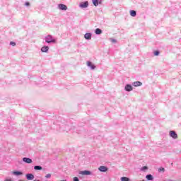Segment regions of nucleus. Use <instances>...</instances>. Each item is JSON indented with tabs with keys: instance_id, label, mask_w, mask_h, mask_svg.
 <instances>
[{
	"instance_id": "1",
	"label": "nucleus",
	"mask_w": 181,
	"mask_h": 181,
	"mask_svg": "<svg viewBox=\"0 0 181 181\" xmlns=\"http://www.w3.org/2000/svg\"><path fill=\"white\" fill-rule=\"evenodd\" d=\"M45 42L50 44V43H56V39H54L53 36L49 35L45 37Z\"/></svg>"
},
{
	"instance_id": "2",
	"label": "nucleus",
	"mask_w": 181,
	"mask_h": 181,
	"mask_svg": "<svg viewBox=\"0 0 181 181\" xmlns=\"http://www.w3.org/2000/svg\"><path fill=\"white\" fill-rule=\"evenodd\" d=\"M134 90V87H132V84L127 83L124 86V90H126L127 93H131Z\"/></svg>"
},
{
	"instance_id": "3",
	"label": "nucleus",
	"mask_w": 181,
	"mask_h": 181,
	"mask_svg": "<svg viewBox=\"0 0 181 181\" xmlns=\"http://www.w3.org/2000/svg\"><path fill=\"white\" fill-rule=\"evenodd\" d=\"M169 135L173 139H177V133L176 132L171 130L169 132Z\"/></svg>"
},
{
	"instance_id": "4",
	"label": "nucleus",
	"mask_w": 181,
	"mask_h": 181,
	"mask_svg": "<svg viewBox=\"0 0 181 181\" xmlns=\"http://www.w3.org/2000/svg\"><path fill=\"white\" fill-rule=\"evenodd\" d=\"M98 171L103 172V173L108 172V167L105 165H101L98 168Z\"/></svg>"
},
{
	"instance_id": "5",
	"label": "nucleus",
	"mask_w": 181,
	"mask_h": 181,
	"mask_svg": "<svg viewBox=\"0 0 181 181\" xmlns=\"http://www.w3.org/2000/svg\"><path fill=\"white\" fill-rule=\"evenodd\" d=\"M79 8L83 9L84 8H88V1H83L79 4Z\"/></svg>"
},
{
	"instance_id": "6",
	"label": "nucleus",
	"mask_w": 181,
	"mask_h": 181,
	"mask_svg": "<svg viewBox=\"0 0 181 181\" xmlns=\"http://www.w3.org/2000/svg\"><path fill=\"white\" fill-rule=\"evenodd\" d=\"M58 8L60 11H67V6H66L65 4H58Z\"/></svg>"
},
{
	"instance_id": "7",
	"label": "nucleus",
	"mask_w": 181,
	"mask_h": 181,
	"mask_svg": "<svg viewBox=\"0 0 181 181\" xmlns=\"http://www.w3.org/2000/svg\"><path fill=\"white\" fill-rule=\"evenodd\" d=\"M79 175H82V176H84V175H91V171L90 170H83V171H80L79 172Z\"/></svg>"
},
{
	"instance_id": "8",
	"label": "nucleus",
	"mask_w": 181,
	"mask_h": 181,
	"mask_svg": "<svg viewBox=\"0 0 181 181\" xmlns=\"http://www.w3.org/2000/svg\"><path fill=\"white\" fill-rule=\"evenodd\" d=\"M25 177L27 180H33V179H35V175L32 173H27Z\"/></svg>"
},
{
	"instance_id": "9",
	"label": "nucleus",
	"mask_w": 181,
	"mask_h": 181,
	"mask_svg": "<svg viewBox=\"0 0 181 181\" xmlns=\"http://www.w3.org/2000/svg\"><path fill=\"white\" fill-rule=\"evenodd\" d=\"M23 162H25V163H33V160L31 158H29L28 157L23 158Z\"/></svg>"
},
{
	"instance_id": "10",
	"label": "nucleus",
	"mask_w": 181,
	"mask_h": 181,
	"mask_svg": "<svg viewBox=\"0 0 181 181\" xmlns=\"http://www.w3.org/2000/svg\"><path fill=\"white\" fill-rule=\"evenodd\" d=\"M132 86H133V87H141V86H142V82L139 81H134L132 83Z\"/></svg>"
},
{
	"instance_id": "11",
	"label": "nucleus",
	"mask_w": 181,
	"mask_h": 181,
	"mask_svg": "<svg viewBox=\"0 0 181 181\" xmlns=\"http://www.w3.org/2000/svg\"><path fill=\"white\" fill-rule=\"evenodd\" d=\"M92 36H93V34H91V33H87L84 35V37L86 40H91Z\"/></svg>"
},
{
	"instance_id": "12",
	"label": "nucleus",
	"mask_w": 181,
	"mask_h": 181,
	"mask_svg": "<svg viewBox=\"0 0 181 181\" xmlns=\"http://www.w3.org/2000/svg\"><path fill=\"white\" fill-rule=\"evenodd\" d=\"M12 175H14V176H22V175H23V172L15 170L12 172Z\"/></svg>"
},
{
	"instance_id": "13",
	"label": "nucleus",
	"mask_w": 181,
	"mask_h": 181,
	"mask_svg": "<svg viewBox=\"0 0 181 181\" xmlns=\"http://www.w3.org/2000/svg\"><path fill=\"white\" fill-rule=\"evenodd\" d=\"M87 66L88 67H90L91 70H94L95 69V65H94V64L90 61L87 62Z\"/></svg>"
},
{
	"instance_id": "14",
	"label": "nucleus",
	"mask_w": 181,
	"mask_h": 181,
	"mask_svg": "<svg viewBox=\"0 0 181 181\" xmlns=\"http://www.w3.org/2000/svg\"><path fill=\"white\" fill-rule=\"evenodd\" d=\"M41 52L42 53H47L49 52V46H43L41 48Z\"/></svg>"
},
{
	"instance_id": "15",
	"label": "nucleus",
	"mask_w": 181,
	"mask_h": 181,
	"mask_svg": "<svg viewBox=\"0 0 181 181\" xmlns=\"http://www.w3.org/2000/svg\"><path fill=\"white\" fill-rule=\"evenodd\" d=\"M146 179L148 181H153L154 177L151 174H148L146 175Z\"/></svg>"
},
{
	"instance_id": "16",
	"label": "nucleus",
	"mask_w": 181,
	"mask_h": 181,
	"mask_svg": "<svg viewBox=\"0 0 181 181\" xmlns=\"http://www.w3.org/2000/svg\"><path fill=\"white\" fill-rule=\"evenodd\" d=\"M129 13L130 16H132V18H135V16H136V11L135 10H130Z\"/></svg>"
},
{
	"instance_id": "17",
	"label": "nucleus",
	"mask_w": 181,
	"mask_h": 181,
	"mask_svg": "<svg viewBox=\"0 0 181 181\" xmlns=\"http://www.w3.org/2000/svg\"><path fill=\"white\" fill-rule=\"evenodd\" d=\"M95 35H101V33H103V30H101L100 28H96L95 30Z\"/></svg>"
},
{
	"instance_id": "18",
	"label": "nucleus",
	"mask_w": 181,
	"mask_h": 181,
	"mask_svg": "<svg viewBox=\"0 0 181 181\" xmlns=\"http://www.w3.org/2000/svg\"><path fill=\"white\" fill-rule=\"evenodd\" d=\"M43 169V167L41 165H35L34 166V170H42Z\"/></svg>"
},
{
	"instance_id": "19",
	"label": "nucleus",
	"mask_w": 181,
	"mask_h": 181,
	"mask_svg": "<svg viewBox=\"0 0 181 181\" xmlns=\"http://www.w3.org/2000/svg\"><path fill=\"white\" fill-rule=\"evenodd\" d=\"M92 2L94 6H98V4H100V0H92Z\"/></svg>"
},
{
	"instance_id": "20",
	"label": "nucleus",
	"mask_w": 181,
	"mask_h": 181,
	"mask_svg": "<svg viewBox=\"0 0 181 181\" xmlns=\"http://www.w3.org/2000/svg\"><path fill=\"white\" fill-rule=\"evenodd\" d=\"M148 166L145 165V166H143L140 168V170L141 172H146V170H148Z\"/></svg>"
},
{
	"instance_id": "21",
	"label": "nucleus",
	"mask_w": 181,
	"mask_h": 181,
	"mask_svg": "<svg viewBox=\"0 0 181 181\" xmlns=\"http://www.w3.org/2000/svg\"><path fill=\"white\" fill-rule=\"evenodd\" d=\"M120 180L121 181H130L131 180L129 179V177H122L120 178Z\"/></svg>"
},
{
	"instance_id": "22",
	"label": "nucleus",
	"mask_w": 181,
	"mask_h": 181,
	"mask_svg": "<svg viewBox=\"0 0 181 181\" xmlns=\"http://www.w3.org/2000/svg\"><path fill=\"white\" fill-rule=\"evenodd\" d=\"M158 173H165V168L160 167L158 168Z\"/></svg>"
},
{
	"instance_id": "23",
	"label": "nucleus",
	"mask_w": 181,
	"mask_h": 181,
	"mask_svg": "<svg viewBox=\"0 0 181 181\" xmlns=\"http://www.w3.org/2000/svg\"><path fill=\"white\" fill-rule=\"evenodd\" d=\"M153 54H154L155 56H158L159 54H160V51H159V50H155V51H153Z\"/></svg>"
},
{
	"instance_id": "24",
	"label": "nucleus",
	"mask_w": 181,
	"mask_h": 181,
	"mask_svg": "<svg viewBox=\"0 0 181 181\" xmlns=\"http://www.w3.org/2000/svg\"><path fill=\"white\" fill-rule=\"evenodd\" d=\"M10 45L11 46H16V42L11 41V42H10Z\"/></svg>"
},
{
	"instance_id": "25",
	"label": "nucleus",
	"mask_w": 181,
	"mask_h": 181,
	"mask_svg": "<svg viewBox=\"0 0 181 181\" xmlns=\"http://www.w3.org/2000/svg\"><path fill=\"white\" fill-rule=\"evenodd\" d=\"M45 177H46L47 179H49V177H52V174H47V175H45Z\"/></svg>"
},
{
	"instance_id": "26",
	"label": "nucleus",
	"mask_w": 181,
	"mask_h": 181,
	"mask_svg": "<svg viewBox=\"0 0 181 181\" xmlns=\"http://www.w3.org/2000/svg\"><path fill=\"white\" fill-rule=\"evenodd\" d=\"M73 181H80V180L78 179V177H74L73 178Z\"/></svg>"
},
{
	"instance_id": "27",
	"label": "nucleus",
	"mask_w": 181,
	"mask_h": 181,
	"mask_svg": "<svg viewBox=\"0 0 181 181\" xmlns=\"http://www.w3.org/2000/svg\"><path fill=\"white\" fill-rule=\"evenodd\" d=\"M25 6H30V3L28 2V1H26V2L25 3Z\"/></svg>"
},
{
	"instance_id": "28",
	"label": "nucleus",
	"mask_w": 181,
	"mask_h": 181,
	"mask_svg": "<svg viewBox=\"0 0 181 181\" xmlns=\"http://www.w3.org/2000/svg\"><path fill=\"white\" fill-rule=\"evenodd\" d=\"M114 45H117V40L114 39Z\"/></svg>"
},
{
	"instance_id": "29",
	"label": "nucleus",
	"mask_w": 181,
	"mask_h": 181,
	"mask_svg": "<svg viewBox=\"0 0 181 181\" xmlns=\"http://www.w3.org/2000/svg\"><path fill=\"white\" fill-rule=\"evenodd\" d=\"M112 43H114V38H110Z\"/></svg>"
},
{
	"instance_id": "30",
	"label": "nucleus",
	"mask_w": 181,
	"mask_h": 181,
	"mask_svg": "<svg viewBox=\"0 0 181 181\" xmlns=\"http://www.w3.org/2000/svg\"><path fill=\"white\" fill-rule=\"evenodd\" d=\"M5 181H12L11 179H6Z\"/></svg>"
},
{
	"instance_id": "31",
	"label": "nucleus",
	"mask_w": 181,
	"mask_h": 181,
	"mask_svg": "<svg viewBox=\"0 0 181 181\" xmlns=\"http://www.w3.org/2000/svg\"><path fill=\"white\" fill-rule=\"evenodd\" d=\"M61 181H67V180H62Z\"/></svg>"
},
{
	"instance_id": "32",
	"label": "nucleus",
	"mask_w": 181,
	"mask_h": 181,
	"mask_svg": "<svg viewBox=\"0 0 181 181\" xmlns=\"http://www.w3.org/2000/svg\"><path fill=\"white\" fill-rule=\"evenodd\" d=\"M163 181H168V180H163Z\"/></svg>"
},
{
	"instance_id": "33",
	"label": "nucleus",
	"mask_w": 181,
	"mask_h": 181,
	"mask_svg": "<svg viewBox=\"0 0 181 181\" xmlns=\"http://www.w3.org/2000/svg\"><path fill=\"white\" fill-rule=\"evenodd\" d=\"M141 181H146V180H142Z\"/></svg>"
},
{
	"instance_id": "34",
	"label": "nucleus",
	"mask_w": 181,
	"mask_h": 181,
	"mask_svg": "<svg viewBox=\"0 0 181 181\" xmlns=\"http://www.w3.org/2000/svg\"><path fill=\"white\" fill-rule=\"evenodd\" d=\"M180 42H181V38L180 39Z\"/></svg>"
}]
</instances>
